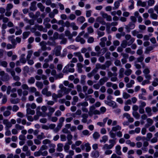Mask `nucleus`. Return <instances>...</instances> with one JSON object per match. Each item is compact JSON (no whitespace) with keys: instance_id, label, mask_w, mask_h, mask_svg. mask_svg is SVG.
Segmentation results:
<instances>
[{"instance_id":"obj_52","label":"nucleus","mask_w":158,"mask_h":158,"mask_svg":"<svg viewBox=\"0 0 158 158\" xmlns=\"http://www.w3.org/2000/svg\"><path fill=\"white\" fill-rule=\"evenodd\" d=\"M100 136V135L99 133L97 132H95L93 134V137L95 139H98Z\"/></svg>"},{"instance_id":"obj_38","label":"nucleus","mask_w":158,"mask_h":158,"mask_svg":"<svg viewBox=\"0 0 158 158\" xmlns=\"http://www.w3.org/2000/svg\"><path fill=\"white\" fill-rule=\"evenodd\" d=\"M132 115L133 116L137 119H138L140 116V114L138 113L137 111H133Z\"/></svg>"},{"instance_id":"obj_26","label":"nucleus","mask_w":158,"mask_h":158,"mask_svg":"<svg viewBox=\"0 0 158 158\" xmlns=\"http://www.w3.org/2000/svg\"><path fill=\"white\" fill-rule=\"evenodd\" d=\"M71 90V89L67 88L66 87H64V88L61 89V90H62V92L64 93V95L68 94Z\"/></svg>"},{"instance_id":"obj_46","label":"nucleus","mask_w":158,"mask_h":158,"mask_svg":"<svg viewBox=\"0 0 158 158\" xmlns=\"http://www.w3.org/2000/svg\"><path fill=\"white\" fill-rule=\"evenodd\" d=\"M85 147H86V151L89 152L91 150V148L90 146V144L89 143H85Z\"/></svg>"},{"instance_id":"obj_1","label":"nucleus","mask_w":158,"mask_h":158,"mask_svg":"<svg viewBox=\"0 0 158 158\" xmlns=\"http://www.w3.org/2000/svg\"><path fill=\"white\" fill-rule=\"evenodd\" d=\"M74 64L73 63L68 64L64 68L63 72L64 73H68L69 72L73 73L75 69L74 68H69V67L73 68L74 66Z\"/></svg>"},{"instance_id":"obj_27","label":"nucleus","mask_w":158,"mask_h":158,"mask_svg":"<svg viewBox=\"0 0 158 158\" xmlns=\"http://www.w3.org/2000/svg\"><path fill=\"white\" fill-rule=\"evenodd\" d=\"M154 48V47L152 46H150L147 47L144 52V53L147 54H148L150 53V52Z\"/></svg>"},{"instance_id":"obj_2","label":"nucleus","mask_w":158,"mask_h":158,"mask_svg":"<svg viewBox=\"0 0 158 158\" xmlns=\"http://www.w3.org/2000/svg\"><path fill=\"white\" fill-rule=\"evenodd\" d=\"M125 38L127 41L130 40L128 42V46L131 45L135 40V38L131 37V35L129 34H127L125 35Z\"/></svg>"},{"instance_id":"obj_64","label":"nucleus","mask_w":158,"mask_h":158,"mask_svg":"<svg viewBox=\"0 0 158 158\" xmlns=\"http://www.w3.org/2000/svg\"><path fill=\"white\" fill-rule=\"evenodd\" d=\"M88 32L89 34H91L94 32V30L91 26H89L87 28Z\"/></svg>"},{"instance_id":"obj_23","label":"nucleus","mask_w":158,"mask_h":158,"mask_svg":"<svg viewBox=\"0 0 158 158\" xmlns=\"http://www.w3.org/2000/svg\"><path fill=\"white\" fill-rule=\"evenodd\" d=\"M137 5L138 6L145 7L146 6L147 3L146 2H142L141 0H139L137 2Z\"/></svg>"},{"instance_id":"obj_39","label":"nucleus","mask_w":158,"mask_h":158,"mask_svg":"<svg viewBox=\"0 0 158 158\" xmlns=\"http://www.w3.org/2000/svg\"><path fill=\"white\" fill-rule=\"evenodd\" d=\"M128 42L126 40H123L121 44V46L123 48H126L128 45Z\"/></svg>"},{"instance_id":"obj_35","label":"nucleus","mask_w":158,"mask_h":158,"mask_svg":"<svg viewBox=\"0 0 158 158\" xmlns=\"http://www.w3.org/2000/svg\"><path fill=\"white\" fill-rule=\"evenodd\" d=\"M36 86L39 88L41 89L43 87L44 85L43 83L41 81H37L36 83Z\"/></svg>"},{"instance_id":"obj_29","label":"nucleus","mask_w":158,"mask_h":158,"mask_svg":"<svg viewBox=\"0 0 158 158\" xmlns=\"http://www.w3.org/2000/svg\"><path fill=\"white\" fill-rule=\"evenodd\" d=\"M91 155L93 157L97 158L99 156V154L98 151H94L92 152Z\"/></svg>"},{"instance_id":"obj_25","label":"nucleus","mask_w":158,"mask_h":158,"mask_svg":"<svg viewBox=\"0 0 158 158\" xmlns=\"http://www.w3.org/2000/svg\"><path fill=\"white\" fill-rule=\"evenodd\" d=\"M26 107H29V108H31L32 109H34L36 108V105L34 103H33L31 104L28 103L26 105Z\"/></svg>"},{"instance_id":"obj_20","label":"nucleus","mask_w":158,"mask_h":158,"mask_svg":"<svg viewBox=\"0 0 158 158\" xmlns=\"http://www.w3.org/2000/svg\"><path fill=\"white\" fill-rule=\"evenodd\" d=\"M88 103L87 102H81L78 103L77 106V107H80L81 106H82V107H86L88 106Z\"/></svg>"},{"instance_id":"obj_18","label":"nucleus","mask_w":158,"mask_h":158,"mask_svg":"<svg viewBox=\"0 0 158 158\" xmlns=\"http://www.w3.org/2000/svg\"><path fill=\"white\" fill-rule=\"evenodd\" d=\"M56 147V145L53 143L52 144H51L49 147L50 148L49 149V152L50 153H52L55 152V148Z\"/></svg>"},{"instance_id":"obj_49","label":"nucleus","mask_w":158,"mask_h":158,"mask_svg":"<svg viewBox=\"0 0 158 158\" xmlns=\"http://www.w3.org/2000/svg\"><path fill=\"white\" fill-rule=\"evenodd\" d=\"M114 64L116 66H121V64L120 61L117 59L115 60L114 62Z\"/></svg>"},{"instance_id":"obj_9","label":"nucleus","mask_w":158,"mask_h":158,"mask_svg":"<svg viewBox=\"0 0 158 158\" xmlns=\"http://www.w3.org/2000/svg\"><path fill=\"white\" fill-rule=\"evenodd\" d=\"M3 123L6 125V129L11 127H12V124L11 123L8 121L7 119H4L3 121Z\"/></svg>"},{"instance_id":"obj_50","label":"nucleus","mask_w":158,"mask_h":158,"mask_svg":"<svg viewBox=\"0 0 158 158\" xmlns=\"http://www.w3.org/2000/svg\"><path fill=\"white\" fill-rule=\"evenodd\" d=\"M45 138V136L44 135V133L43 132H41L40 134L38 135L37 137V138L40 140L44 139Z\"/></svg>"},{"instance_id":"obj_12","label":"nucleus","mask_w":158,"mask_h":158,"mask_svg":"<svg viewBox=\"0 0 158 158\" xmlns=\"http://www.w3.org/2000/svg\"><path fill=\"white\" fill-rule=\"evenodd\" d=\"M85 20V18L83 16H81L78 17L77 19V22L78 23L82 24Z\"/></svg>"},{"instance_id":"obj_3","label":"nucleus","mask_w":158,"mask_h":158,"mask_svg":"<svg viewBox=\"0 0 158 158\" xmlns=\"http://www.w3.org/2000/svg\"><path fill=\"white\" fill-rule=\"evenodd\" d=\"M61 47L60 46H57L54 48V53L56 56H61Z\"/></svg>"},{"instance_id":"obj_56","label":"nucleus","mask_w":158,"mask_h":158,"mask_svg":"<svg viewBox=\"0 0 158 158\" xmlns=\"http://www.w3.org/2000/svg\"><path fill=\"white\" fill-rule=\"evenodd\" d=\"M21 88L24 90H29V87L28 85L26 84H23L21 85Z\"/></svg>"},{"instance_id":"obj_28","label":"nucleus","mask_w":158,"mask_h":158,"mask_svg":"<svg viewBox=\"0 0 158 158\" xmlns=\"http://www.w3.org/2000/svg\"><path fill=\"white\" fill-rule=\"evenodd\" d=\"M121 128V127L119 125H118L113 127L111 130L113 131L116 132L120 130Z\"/></svg>"},{"instance_id":"obj_62","label":"nucleus","mask_w":158,"mask_h":158,"mask_svg":"<svg viewBox=\"0 0 158 158\" xmlns=\"http://www.w3.org/2000/svg\"><path fill=\"white\" fill-rule=\"evenodd\" d=\"M54 155L56 157L59 156L60 158H63L64 156L63 154L61 153H56L54 154Z\"/></svg>"},{"instance_id":"obj_21","label":"nucleus","mask_w":158,"mask_h":158,"mask_svg":"<svg viewBox=\"0 0 158 158\" xmlns=\"http://www.w3.org/2000/svg\"><path fill=\"white\" fill-rule=\"evenodd\" d=\"M97 73V71L94 69L91 71V72L88 73L87 74V77L90 78L92 76H94V74Z\"/></svg>"},{"instance_id":"obj_19","label":"nucleus","mask_w":158,"mask_h":158,"mask_svg":"<svg viewBox=\"0 0 158 158\" xmlns=\"http://www.w3.org/2000/svg\"><path fill=\"white\" fill-rule=\"evenodd\" d=\"M27 114V115L31 114L34 115L35 114V111L34 110H32L31 108L29 107H26Z\"/></svg>"},{"instance_id":"obj_31","label":"nucleus","mask_w":158,"mask_h":158,"mask_svg":"<svg viewBox=\"0 0 158 158\" xmlns=\"http://www.w3.org/2000/svg\"><path fill=\"white\" fill-rule=\"evenodd\" d=\"M145 111L149 116H151L152 115V109L150 107H146L145 108Z\"/></svg>"},{"instance_id":"obj_47","label":"nucleus","mask_w":158,"mask_h":158,"mask_svg":"<svg viewBox=\"0 0 158 158\" xmlns=\"http://www.w3.org/2000/svg\"><path fill=\"white\" fill-rule=\"evenodd\" d=\"M33 52V51L31 50H29L28 51V54L26 58L27 60L30 59Z\"/></svg>"},{"instance_id":"obj_17","label":"nucleus","mask_w":158,"mask_h":158,"mask_svg":"<svg viewBox=\"0 0 158 158\" xmlns=\"http://www.w3.org/2000/svg\"><path fill=\"white\" fill-rule=\"evenodd\" d=\"M36 1H34L31 3V6L30 7L31 10L32 11H35L36 9Z\"/></svg>"},{"instance_id":"obj_10","label":"nucleus","mask_w":158,"mask_h":158,"mask_svg":"<svg viewBox=\"0 0 158 158\" xmlns=\"http://www.w3.org/2000/svg\"><path fill=\"white\" fill-rule=\"evenodd\" d=\"M147 123L145 125V127L148 128L151 126L153 123V120L150 118H148L147 119Z\"/></svg>"},{"instance_id":"obj_24","label":"nucleus","mask_w":158,"mask_h":158,"mask_svg":"<svg viewBox=\"0 0 158 158\" xmlns=\"http://www.w3.org/2000/svg\"><path fill=\"white\" fill-rule=\"evenodd\" d=\"M25 54H23L21 55L20 56V61L23 64L25 63L27 61V60L25 57Z\"/></svg>"},{"instance_id":"obj_40","label":"nucleus","mask_w":158,"mask_h":158,"mask_svg":"<svg viewBox=\"0 0 158 158\" xmlns=\"http://www.w3.org/2000/svg\"><path fill=\"white\" fill-rule=\"evenodd\" d=\"M30 33V31L24 32L23 33V39H26L29 35Z\"/></svg>"},{"instance_id":"obj_48","label":"nucleus","mask_w":158,"mask_h":158,"mask_svg":"<svg viewBox=\"0 0 158 158\" xmlns=\"http://www.w3.org/2000/svg\"><path fill=\"white\" fill-rule=\"evenodd\" d=\"M132 73V70L130 69H127L124 72V74L127 76H129Z\"/></svg>"},{"instance_id":"obj_32","label":"nucleus","mask_w":158,"mask_h":158,"mask_svg":"<svg viewBox=\"0 0 158 158\" xmlns=\"http://www.w3.org/2000/svg\"><path fill=\"white\" fill-rule=\"evenodd\" d=\"M42 143L44 145H46V144H48L49 147L50 146L51 144H53L51 143V141L48 139H46L42 141Z\"/></svg>"},{"instance_id":"obj_30","label":"nucleus","mask_w":158,"mask_h":158,"mask_svg":"<svg viewBox=\"0 0 158 158\" xmlns=\"http://www.w3.org/2000/svg\"><path fill=\"white\" fill-rule=\"evenodd\" d=\"M56 150L57 151L60 152L63 150V145L61 143H59L57 144Z\"/></svg>"},{"instance_id":"obj_8","label":"nucleus","mask_w":158,"mask_h":158,"mask_svg":"<svg viewBox=\"0 0 158 158\" xmlns=\"http://www.w3.org/2000/svg\"><path fill=\"white\" fill-rule=\"evenodd\" d=\"M65 35L66 36L68 37V39L72 42H73L74 40L72 39L73 35L69 30H66L65 31Z\"/></svg>"},{"instance_id":"obj_33","label":"nucleus","mask_w":158,"mask_h":158,"mask_svg":"<svg viewBox=\"0 0 158 158\" xmlns=\"http://www.w3.org/2000/svg\"><path fill=\"white\" fill-rule=\"evenodd\" d=\"M108 80V79L106 77H104L101 78L99 81V82L101 85H103L105 82H106Z\"/></svg>"},{"instance_id":"obj_63","label":"nucleus","mask_w":158,"mask_h":158,"mask_svg":"<svg viewBox=\"0 0 158 158\" xmlns=\"http://www.w3.org/2000/svg\"><path fill=\"white\" fill-rule=\"evenodd\" d=\"M69 18L70 20H73L76 19V16L74 14H71L70 15Z\"/></svg>"},{"instance_id":"obj_4","label":"nucleus","mask_w":158,"mask_h":158,"mask_svg":"<svg viewBox=\"0 0 158 158\" xmlns=\"http://www.w3.org/2000/svg\"><path fill=\"white\" fill-rule=\"evenodd\" d=\"M135 25L132 22L130 23L128 25H126L125 28L128 33L131 30L133 29L135 27Z\"/></svg>"},{"instance_id":"obj_60","label":"nucleus","mask_w":158,"mask_h":158,"mask_svg":"<svg viewBox=\"0 0 158 158\" xmlns=\"http://www.w3.org/2000/svg\"><path fill=\"white\" fill-rule=\"evenodd\" d=\"M109 135L111 138H113V139L116 138H115L116 136V134L114 133L113 132V131H112L111 130L109 132Z\"/></svg>"},{"instance_id":"obj_6","label":"nucleus","mask_w":158,"mask_h":158,"mask_svg":"<svg viewBox=\"0 0 158 158\" xmlns=\"http://www.w3.org/2000/svg\"><path fill=\"white\" fill-rule=\"evenodd\" d=\"M42 93L43 95H45L47 97L51 96L52 93L50 91H48V88H44L42 91Z\"/></svg>"},{"instance_id":"obj_36","label":"nucleus","mask_w":158,"mask_h":158,"mask_svg":"<svg viewBox=\"0 0 158 158\" xmlns=\"http://www.w3.org/2000/svg\"><path fill=\"white\" fill-rule=\"evenodd\" d=\"M37 6L40 9V10L41 11L43 12L44 11L45 7L41 3H38Z\"/></svg>"},{"instance_id":"obj_57","label":"nucleus","mask_w":158,"mask_h":158,"mask_svg":"<svg viewBox=\"0 0 158 158\" xmlns=\"http://www.w3.org/2000/svg\"><path fill=\"white\" fill-rule=\"evenodd\" d=\"M100 52H95L92 51L90 53L91 56H99L100 55Z\"/></svg>"},{"instance_id":"obj_53","label":"nucleus","mask_w":158,"mask_h":158,"mask_svg":"<svg viewBox=\"0 0 158 158\" xmlns=\"http://www.w3.org/2000/svg\"><path fill=\"white\" fill-rule=\"evenodd\" d=\"M35 78L34 77H31L28 79V82L30 84H33L35 83Z\"/></svg>"},{"instance_id":"obj_41","label":"nucleus","mask_w":158,"mask_h":158,"mask_svg":"<svg viewBox=\"0 0 158 158\" xmlns=\"http://www.w3.org/2000/svg\"><path fill=\"white\" fill-rule=\"evenodd\" d=\"M9 79V75L6 74L2 77V80L4 81H7Z\"/></svg>"},{"instance_id":"obj_5","label":"nucleus","mask_w":158,"mask_h":158,"mask_svg":"<svg viewBox=\"0 0 158 158\" xmlns=\"http://www.w3.org/2000/svg\"><path fill=\"white\" fill-rule=\"evenodd\" d=\"M101 14L104 19H106V20L108 21H111L112 20V17L110 15H108L106 13L101 12Z\"/></svg>"},{"instance_id":"obj_54","label":"nucleus","mask_w":158,"mask_h":158,"mask_svg":"<svg viewBox=\"0 0 158 158\" xmlns=\"http://www.w3.org/2000/svg\"><path fill=\"white\" fill-rule=\"evenodd\" d=\"M15 127L17 130H22L24 128L23 126H21L18 124L15 125Z\"/></svg>"},{"instance_id":"obj_16","label":"nucleus","mask_w":158,"mask_h":158,"mask_svg":"<svg viewBox=\"0 0 158 158\" xmlns=\"http://www.w3.org/2000/svg\"><path fill=\"white\" fill-rule=\"evenodd\" d=\"M95 107L94 105H93L90 107L89 111L88 112V114L89 116H91L93 115V112L95 110Z\"/></svg>"},{"instance_id":"obj_43","label":"nucleus","mask_w":158,"mask_h":158,"mask_svg":"<svg viewBox=\"0 0 158 158\" xmlns=\"http://www.w3.org/2000/svg\"><path fill=\"white\" fill-rule=\"evenodd\" d=\"M70 133V132H69ZM73 138V136L72 135L69 133L67 135V139L68 140V142L73 143V142L71 140Z\"/></svg>"},{"instance_id":"obj_44","label":"nucleus","mask_w":158,"mask_h":158,"mask_svg":"<svg viewBox=\"0 0 158 158\" xmlns=\"http://www.w3.org/2000/svg\"><path fill=\"white\" fill-rule=\"evenodd\" d=\"M11 76L13 77V79L15 81H19L20 80V77L19 76L15 75V72Z\"/></svg>"},{"instance_id":"obj_13","label":"nucleus","mask_w":158,"mask_h":158,"mask_svg":"<svg viewBox=\"0 0 158 158\" xmlns=\"http://www.w3.org/2000/svg\"><path fill=\"white\" fill-rule=\"evenodd\" d=\"M121 149V147L119 145H117L115 147V152L119 156L121 155L122 154Z\"/></svg>"},{"instance_id":"obj_59","label":"nucleus","mask_w":158,"mask_h":158,"mask_svg":"<svg viewBox=\"0 0 158 158\" xmlns=\"http://www.w3.org/2000/svg\"><path fill=\"white\" fill-rule=\"evenodd\" d=\"M123 98L125 99H127L128 98L131 97L130 94L126 92H123Z\"/></svg>"},{"instance_id":"obj_7","label":"nucleus","mask_w":158,"mask_h":158,"mask_svg":"<svg viewBox=\"0 0 158 158\" xmlns=\"http://www.w3.org/2000/svg\"><path fill=\"white\" fill-rule=\"evenodd\" d=\"M23 151L26 152V155L27 156H30L31 155L30 151L29 150L28 146L27 145H24L22 148Z\"/></svg>"},{"instance_id":"obj_42","label":"nucleus","mask_w":158,"mask_h":158,"mask_svg":"<svg viewBox=\"0 0 158 158\" xmlns=\"http://www.w3.org/2000/svg\"><path fill=\"white\" fill-rule=\"evenodd\" d=\"M116 138H115L114 139H110L109 140V142L110 143V145H111V146L112 147H113L114 146V145L116 144Z\"/></svg>"},{"instance_id":"obj_45","label":"nucleus","mask_w":158,"mask_h":158,"mask_svg":"<svg viewBox=\"0 0 158 158\" xmlns=\"http://www.w3.org/2000/svg\"><path fill=\"white\" fill-rule=\"evenodd\" d=\"M71 27L74 30H77L78 29V27L76 25V23L74 22L71 23Z\"/></svg>"},{"instance_id":"obj_37","label":"nucleus","mask_w":158,"mask_h":158,"mask_svg":"<svg viewBox=\"0 0 158 158\" xmlns=\"http://www.w3.org/2000/svg\"><path fill=\"white\" fill-rule=\"evenodd\" d=\"M107 75L109 77H111L113 76H117L118 74L117 73H113L109 71L107 72Z\"/></svg>"},{"instance_id":"obj_55","label":"nucleus","mask_w":158,"mask_h":158,"mask_svg":"<svg viewBox=\"0 0 158 158\" xmlns=\"http://www.w3.org/2000/svg\"><path fill=\"white\" fill-rule=\"evenodd\" d=\"M108 140V137L106 135H104L102 137V139L100 140L101 143L104 142L105 143Z\"/></svg>"},{"instance_id":"obj_58","label":"nucleus","mask_w":158,"mask_h":158,"mask_svg":"<svg viewBox=\"0 0 158 158\" xmlns=\"http://www.w3.org/2000/svg\"><path fill=\"white\" fill-rule=\"evenodd\" d=\"M35 27H36L37 29L40 31H41L43 30V27L42 25H39L38 24H36L35 25Z\"/></svg>"},{"instance_id":"obj_51","label":"nucleus","mask_w":158,"mask_h":158,"mask_svg":"<svg viewBox=\"0 0 158 158\" xmlns=\"http://www.w3.org/2000/svg\"><path fill=\"white\" fill-rule=\"evenodd\" d=\"M10 102L13 104H15L19 103V99L18 98L15 99H11L10 100Z\"/></svg>"},{"instance_id":"obj_11","label":"nucleus","mask_w":158,"mask_h":158,"mask_svg":"<svg viewBox=\"0 0 158 158\" xmlns=\"http://www.w3.org/2000/svg\"><path fill=\"white\" fill-rule=\"evenodd\" d=\"M46 44V42L44 41H42L40 43V45L41 46V49L42 50L45 51L47 49Z\"/></svg>"},{"instance_id":"obj_34","label":"nucleus","mask_w":158,"mask_h":158,"mask_svg":"<svg viewBox=\"0 0 158 158\" xmlns=\"http://www.w3.org/2000/svg\"><path fill=\"white\" fill-rule=\"evenodd\" d=\"M113 148L110 144L108 145L107 144H105L103 146L102 149L104 150H110Z\"/></svg>"},{"instance_id":"obj_14","label":"nucleus","mask_w":158,"mask_h":158,"mask_svg":"<svg viewBox=\"0 0 158 158\" xmlns=\"http://www.w3.org/2000/svg\"><path fill=\"white\" fill-rule=\"evenodd\" d=\"M72 143L67 142L65 144L64 146V151L66 152H68V151L70 148L69 145H71Z\"/></svg>"},{"instance_id":"obj_22","label":"nucleus","mask_w":158,"mask_h":158,"mask_svg":"<svg viewBox=\"0 0 158 158\" xmlns=\"http://www.w3.org/2000/svg\"><path fill=\"white\" fill-rule=\"evenodd\" d=\"M48 109L49 112L47 114V115L48 116H51L53 113L55 111V109L53 107H49Z\"/></svg>"},{"instance_id":"obj_15","label":"nucleus","mask_w":158,"mask_h":158,"mask_svg":"<svg viewBox=\"0 0 158 158\" xmlns=\"http://www.w3.org/2000/svg\"><path fill=\"white\" fill-rule=\"evenodd\" d=\"M75 40L77 42H80L81 44L85 43V40L82 38H81L79 36H77L75 39Z\"/></svg>"},{"instance_id":"obj_61","label":"nucleus","mask_w":158,"mask_h":158,"mask_svg":"<svg viewBox=\"0 0 158 158\" xmlns=\"http://www.w3.org/2000/svg\"><path fill=\"white\" fill-rule=\"evenodd\" d=\"M119 3L118 2H115L114 3V7L113 8L114 10H115L118 8L119 6Z\"/></svg>"}]
</instances>
